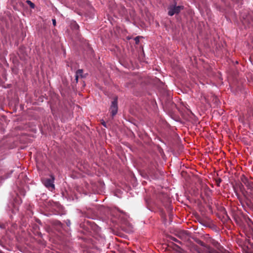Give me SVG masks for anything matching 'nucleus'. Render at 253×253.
Listing matches in <instances>:
<instances>
[{"label":"nucleus","mask_w":253,"mask_h":253,"mask_svg":"<svg viewBox=\"0 0 253 253\" xmlns=\"http://www.w3.org/2000/svg\"><path fill=\"white\" fill-rule=\"evenodd\" d=\"M49 239H50H50H53L54 238H50Z\"/></svg>","instance_id":"a878e982"},{"label":"nucleus","mask_w":253,"mask_h":253,"mask_svg":"<svg viewBox=\"0 0 253 253\" xmlns=\"http://www.w3.org/2000/svg\"><path fill=\"white\" fill-rule=\"evenodd\" d=\"M83 239H86L87 238H83Z\"/></svg>","instance_id":"bb28decb"},{"label":"nucleus","mask_w":253,"mask_h":253,"mask_svg":"<svg viewBox=\"0 0 253 253\" xmlns=\"http://www.w3.org/2000/svg\"><path fill=\"white\" fill-rule=\"evenodd\" d=\"M54 180V177L53 175H51V178L45 179L43 180L42 182L46 188L52 191L55 188Z\"/></svg>","instance_id":"20e7f679"},{"label":"nucleus","mask_w":253,"mask_h":253,"mask_svg":"<svg viewBox=\"0 0 253 253\" xmlns=\"http://www.w3.org/2000/svg\"><path fill=\"white\" fill-rule=\"evenodd\" d=\"M243 181L247 187L246 193L244 194L245 196L253 199V183L250 182L247 179H246L245 181Z\"/></svg>","instance_id":"7ed1b4c3"},{"label":"nucleus","mask_w":253,"mask_h":253,"mask_svg":"<svg viewBox=\"0 0 253 253\" xmlns=\"http://www.w3.org/2000/svg\"><path fill=\"white\" fill-rule=\"evenodd\" d=\"M58 224H61V222H59H59H58Z\"/></svg>","instance_id":"b1692460"},{"label":"nucleus","mask_w":253,"mask_h":253,"mask_svg":"<svg viewBox=\"0 0 253 253\" xmlns=\"http://www.w3.org/2000/svg\"><path fill=\"white\" fill-rule=\"evenodd\" d=\"M65 223L66 224V225L69 227L71 225V222H70V220L69 219H67L66 221H65Z\"/></svg>","instance_id":"ddd939ff"},{"label":"nucleus","mask_w":253,"mask_h":253,"mask_svg":"<svg viewBox=\"0 0 253 253\" xmlns=\"http://www.w3.org/2000/svg\"><path fill=\"white\" fill-rule=\"evenodd\" d=\"M83 73V70L79 69L76 72V79L77 81H78L79 77H82V74Z\"/></svg>","instance_id":"1a4fd4ad"},{"label":"nucleus","mask_w":253,"mask_h":253,"mask_svg":"<svg viewBox=\"0 0 253 253\" xmlns=\"http://www.w3.org/2000/svg\"><path fill=\"white\" fill-rule=\"evenodd\" d=\"M110 222L111 226H120L123 230L127 233L133 232L134 227L132 219L126 213L119 210L111 212Z\"/></svg>","instance_id":"f257e3e1"},{"label":"nucleus","mask_w":253,"mask_h":253,"mask_svg":"<svg viewBox=\"0 0 253 253\" xmlns=\"http://www.w3.org/2000/svg\"><path fill=\"white\" fill-rule=\"evenodd\" d=\"M102 125H103L105 127H107V126H106V123H105V122H102Z\"/></svg>","instance_id":"412c9836"},{"label":"nucleus","mask_w":253,"mask_h":253,"mask_svg":"<svg viewBox=\"0 0 253 253\" xmlns=\"http://www.w3.org/2000/svg\"><path fill=\"white\" fill-rule=\"evenodd\" d=\"M171 239H173V240L175 242H177V243H179L180 242L178 241V240L177 239V238H171Z\"/></svg>","instance_id":"f3484780"},{"label":"nucleus","mask_w":253,"mask_h":253,"mask_svg":"<svg viewBox=\"0 0 253 253\" xmlns=\"http://www.w3.org/2000/svg\"><path fill=\"white\" fill-rule=\"evenodd\" d=\"M0 228H1V229L5 228L4 224L0 223Z\"/></svg>","instance_id":"a211bd4d"},{"label":"nucleus","mask_w":253,"mask_h":253,"mask_svg":"<svg viewBox=\"0 0 253 253\" xmlns=\"http://www.w3.org/2000/svg\"><path fill=\"white\" fill-rule=\"evenodd\" d=\"M241 19L242 23L245 25V27L249 26V25L251 24L252 20H251V17L249 15H247L245 16L244 15H242Z\"/></svg>","instance_id":"0eeeda50"},{"label":"nucleus","mask_w":253,"mask_h":253,"mask_svg":"<svg viewBox=\"0 0 253 253\" xmlns=\"http://www.w3.org/2000/svg\"><path fill=\"white\" fill-rule=\"evenodd\" d=\"M37 242L42 247H44L46 246V242L43 238H35Z\"/></svg>","instance_id":"6e6552de"},{"label":"nucleus","mask_w":253,"mask_h":253,"mask_svg":"<svg viewBox=\"0 0 253 253\" xmlns=\"http://www.w3.org/2000/svg\"><path fill=\"white\" fill-rule=\"evenodd\" d=\"M26 3L30 6L32 8H35V4L34 3H33L31 0H27Z\"/></svg>","instance_id":"9b49d317"},{"label":"nucleus","mask_w":253,"mask_h":253,"mask_svg":"<svg viewBox=\"0 0 253 253\" xmlns=\"http://www.w3.org/2000/svg\"><path fill=\"white\" fill-rule=\"evenodd\" d=\"M5 239H6V238H1V239L0 240V245L3 247L4 248H5L6 249H7V250H9L10 251V249H9L8 247H7L5 245H3V240H5V242H7V240H6Z\"/></svg>","instance_id":"9d476101"},{"label":"nucleus","mask_w":253,"mask_h":253,"mask_svg":"<svg viewBox=\"0 0 253 253\" xmlns=\"http://www.w3.org/2000/svg\"><path fill=\"white\" fill-rule=\"evenodd\" d=\"M95 228H96V229H97V232H98L99 231H100V228L98 226H95Z\"/></svg>","instance_id":"aec40b11"},{"label":"nucleus","mask_w":253,"mask_h":253,"mask_svg":"<svg viewBox=\"0 0 253 253\" xmlns=\"http://www.w3.org/2000/svg\"><path fill=\"white\" fill-rule=\"evenodd\" d=\"M183 8V6H170L169 7L168 14L169 16H172L175 14H178Z\"/></svg>","instance_id":"39448f33"},{"label":"nucleus","mask_w":253,"mask_h":253,"mask_svg":"<svg viewBox=\"0 0 253 253\" xmlns=\"http://www.w3.org/2000/svg\"><path fill=\"white\" fill-rule=\"evenodd\" d=\"M52 23L54 26L56 25V20L55 19H52Z\"/></svg>","instance_id":"6ab92c4d"},{"label":"nucleus","mask_w":253,"mask_h":253,"mask_svg":"<svg viewBox=\"0 0 253 253\" xmlns=\"http://www.w3.org/2000/svg\"><path fill=\"white\" fill-rule=\"evenodd\" d=\"M14 208L15 210H18V208L16 206H14Z\"/></svg>","instance_id":"4be33fe9"},{"label":"nucleus","mask_w":253,"mask_h":253,"mask_svg":"<svg viewBox=\"0 0 253 253\" xmlns=\"http://www.w3.org/2000/svg\"><path fill=\"white\" fill-rule=\"evenodd\" d=\"M11 239V238H6V239H7V240H8V243H9V242H10V239Z\"/></svg>","instance_id":"5701e85b"},{"label":"nucleus","mask_w":253,"mask_h":253,"mask_svg":"<svg viewBox=\"0 0 253 253\" xmlns=\"http://www.w3.org/2000/svg\"><path fill=\"white\" fill-rule=\"evenodd\" d=\"M73 25H74V26L75 29H79V25L77 24V23L76 22H74L73 23Z\"/></svg>","instance_id":"4468645a"},{"label":"nucleus","mask_w":253,"mask_h":253,"mask_svg":"<svg viewBox=\"0 0 253 253\" xmlns=\"http://www.w3.org/2000/svg\"><path fill=\"white\" fill-rule=\"evenodd\" d=\"M188 236L187 232H184L183 234H182V235H178V237H182V236Z\"/></svg>","instance_id":"2eb2a0df"},{"label":"nucleus","mask_w":253,"mask_h":253,"mask_svg":"<svg viewBox=\"0 0 253 253\" xmlns=\"http://www.w3.org/2000/svg\"><path fill=\"white\" fill-rule=\"evenodd\" d=\"M134 40H135V43H136V44H138V43H139V40L138 37H136V38H135Z\"/></svg>","instance_id":"dca6fc26"},{"label":"nucleus","mask_w":253,"mask_h":253,"mask_svg":"<svg viewBox=\"0 0 253 253\" xmlns=\"http://www.w3.org/2000/svg\"><path fill=\"white\" fill-rule=\"evenodd\" d=\"M111 230L113 232V233L114 235L120 236V237H124L123 236L120 235L118 231H115L113 229H112Z\"/></svg>","instance_id":"f8f14e48"},{"label":"nucleus","mask_w":253,"mask_h":253,"mask_svg":"<svg viewBox=\"0 0 253 253\" xmlns=\"http://www.w3.org/2000/svg\"><path fill=\"white\" fill-rule=\"evenodd\" d=\"M12 212H14V210H13Z\"/></svg>","instance_id":"393cba45"},{"label":"nucleus","mask_w":253,"mask_h":253,"mask_svg":"<svg viewBox=\"0 0 253 253\" xmlns=\"http://www.w3.org/2000/svg\"><path fill=\"white\" fill-rule=\"evenodd\" d=\"M110 110L112 114V116L114 117L118 112V103H117V98H116L111 103L110 107Z\"/></svg>","instance_id":"423d86ee"},{"label":"nucleus","mask_w":253,"mask_h":253,"mask_svg":"<svg viewBox=\"0 0 253 253\" xmlns=\"http://www.w3.org/2000/svg\"><path fill=\"white\" fill-rule=\"evenodd\" d=\"M199 245L202 246L201 249L198 250V253H232L222 247L220 244L213 238L210 239V243L217 250L213 249L210 245H206L204 243L199 240V238H193Z\"/></svg>","instance_id":"f03ea898"}]
</instances>
